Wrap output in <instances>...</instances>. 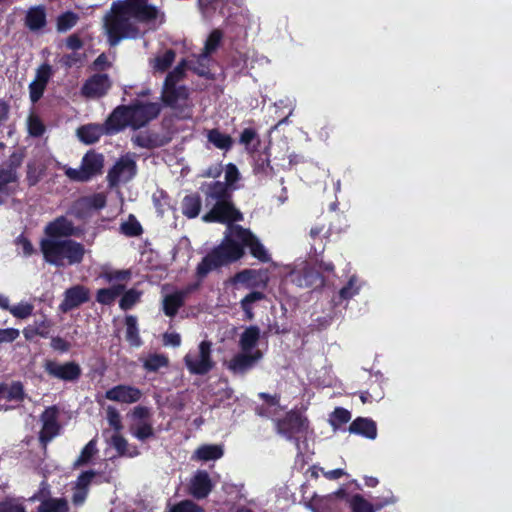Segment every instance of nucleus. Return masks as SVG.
<instances>
[{
  "label": "nucleus",
  "mask_w": 512,
  "mask_h": 512,
  "mask_svg": "<svg viewBox=\"0 0 512 512\" xmlns=\"http://www.w3.org/2000/svg\"><path fill=\"white\" fill-rule=\"evenodd\" d=\"M221 39L222 33L219 30L212 31L205 42V46L202 53L209 56L212 52H214L217 49Z\"/></svg>",
  "instance_id": "nucleus-50"
},
{
  "label": "nucleus",
  "mask_w": 512,
  "mask_h": 512,
  "mask_svg": "<svg viewBox=\"0 0 512 512\" xmlns=\"http://www.w3.org/2000/svg\"><path fill=\"white\" fill-rule=\"evenodd\" d=\"M21 165V158L17 155H12L8 162L3 164L0 168V191H5L8 196L14 192L10 185L18 182V168Z\"/></svg>",
  "instance_id": "nucleus-12"
},
{
  "label": "nucleus",
  "mask_w": 512,
  "mask_h": 512,
  "mask_svg": "<svg viewBox=\"0 0 512 512\" xmlns=\"http://www.w3.org/2000/svg\"><path fill=\"white\" fill-rule=\"evenodd\" d=\"M259 396L265 400V404L259 408V414L273 419L277 432L287 440H294L298 452L301 453L302 449L299 440L306 437L308 430L307 419L300 412L296 411H291L283 419H279L278 416L281 411L279 399L276 396H270L265 393H260Z\"/></svg>",
  "instance_id": "nucleus-5"
},
{
  "label": "nucleus",
  "mask_w": 512,
  "mask_h": 512,
  "mask_svg": "<svg viewBox=\"0 0 512 512\" xmlns=\"http://www.w3.org/2000/svg\"><path fill=\"white\" fill-rule=\"evenodd\" d=\"M152 200L160 216H163L167 211H169L172 208L171 200L167 193L163 190H157L156 192H154Z\"/></svg>",
  "instance_id": "nucleus-41"
},
{
  "label": "nucleus",
  "mask_w": 512,
  "mask_h": 512,
  "mask_svg": "<svg viewBox=\"0 0 512 512\" xmlns=\"http://www.w3.org/2000/svg\"><path fill=\"white\" fill-rule=\"evenodd\" d=\"M97 451L98 450H97L96 440L95 439L90 440L85 445V447L82 449L79 457L77 458V460L74 463V466H81V465L88 464L91 461V459L95 456Z\"/></svg>",
  "instance_id": "nucleus-42"
},
{
  "label": "nucleus",
  "mask_w": 512,
  "mask_h": 512,
  "mask_svg": "<svg viewBox=\"0 0 512 512\" xmlns=\"http://www.w3.org/2000/svg\"><path fill=\"white\" fill-rule=\"evenodd\" d=\"M110 88V80L105 74H96L90 77L82 87V94L86 97H100Z\"/></svg>",
  "instance_id": "nucleus-20"
},
{
  "label": "nucleus",
  "mask_w": 512,
  "mask_h": 512,
  "mask_svg": "<svg viewBox=\"0 0 512 512\" xmlns=\"http://www.w3.org/2000/svg\"><path fill=\"white\" fill-rule=\"evenodd\" d=\"M163 342L166 346L178 347L181 344V337L178 333H165Z\"/></svg>",
  "instance_id": "nucleus-63"
},
{
  "label": "nucleus",
  "mask_w": 512,
  "mask_h": 512,
  "mask_svg": "<svg viewBox=\"0 0 512 512\" xmlns=\"http://www.w3.org/2000/svg\"><path fill=\"white\" fill-rule=\"evenodd\" d=\"M38 512H68V503L62 498H51L40 504Z\"/></svg>",
  "instance_id": "nucleus-40"
},
{
  "label": "nucleus",
  "mask_w": 512,
  "mask_h": 512,
  "mask_svg": "<svg viewBox=\"0 0 512 512\" xmlns=\"http://www.w3.org/2000/svg\"><path fill=\"white\" fill-rule=\"evenodd\" d=\"M352 512H376L375 506L361 495H354L350 499Z\"/></svg>",
  "instance_id": "nucleus-45"
},
{
  "label": "nucleus",
  "mask_w": 512,
  "mask_h": 512,
  "mask_svg": "<svg viewBox=\"0 0 512 512\" xmlns=\"http://www.w3.org/2000/svg\"><path fill=\"white\" fill-rule=\"evenodd\" d=\"M82 201L86 207L99 210L106 205V195L104 193H96L83 198Z\"/></svg>",
  "instance_id": "nucleus-49"
},
{
  "label": "nucleus",
  "mask_w": 512,
  "mask_h": 512,
  "mask_svg": "<svg viewBox=\"0 0 512 512\" xmlns=\"http://www.w3.org/2000/svg\"><path fill=\"white\" fill-rule=\"evenodd\" d=\"M57 417L58 411L55 407L47 408L42 414L41 420L43 425L40 432V440L44 445L59 433L60 426Z\"/></svg>",
  "instance_id": "nucleus-17"
},
{
  "label": "nucleus",
  "mask_w": 512,
  "mask_h": 512,
  "mask_svg": "<svg viewBox=\"0 0 512 512\" xmlns=\"http://www.w3.org/2000/svg\"><path fill=\"white\" fill-rule=\"evenodd\" d=\"M265 298L264 293L261 291H251L247 294L241 301L240 307L245 313V317L247 320H252L254 318V304L263 300Z\"/></svg>",
  "instance_id": "nucleus-32"
},
{
  "label": "nucleus",
  "mask_w": 512,
  "mask_h": 512,
  "mask_svg": "<svg viewBox=\"0 0 512 512\" xmlns=\"http://www.w3.org/2000/svg\"><path fill=\"white\" fill-rule=\"evenodd\" d=\"M40 246L45 261L58 267L78 264L85 254L84 246L71 239L45 238Z\"/></svg>",
  "instance_id": "nucleus-7"
},
{
  "label": "nucleus",
  "mask_w": 512,
  "mask_h": 512,
  "mask_svg": "<svg viewBox=\"0 0 512 512\" xmlns=\"http://www.w3.org/2000/svg\"><path fill=\"white\" fill-rule=\"evenodd\" d=\"M262 357L263 353L261 351H254L253 353L241 351L231 358L227 367L235 374H244L253 368Z\"/></svg>",
  "instance_id": "nucleus-14"
},
{
  "label": "nucleus",
  "mask_w": 512,
  "mask_h": 512,
  "mask_svg": "<svg viewBox=\"0 0 512 512\" xmlns=\"http://www.w3.org/2000/svg\"><path fill=\"white\" fill-rule=\"evenodd\" d=\"M188 371L193 375H205L215 366L212 358V343L203 340L196 349L190 350L184 357Z\"/></svg>",
  "instance_id": "nucleus-8"
},
{
  "label": "nucleus",
  "mask_w": 512,
  "mask_h": 512,
  "mask_svg": "<svg viewBox=\"0 0 512 512\" xmlns=\"http://www.w3.org/2000/svg\"><path fill=\"white\" fill-rule=\"evenodd\" d=\"M137 173L135 157L126 154L120 157L107 174L109 185L114 187L132 180Z\"/></svg>",
  "instance_id": "nucleus-9"
},
{
  "label": "nucleus",
  "mask_w": 512,
  "mask_h": 512,
  "mask_svg": "<svg viewBox=\"0 0 512 512\" xmlns=\"http://www.w3.org/2000/svg\"><path fill=\"white\" fill-rule=\"evenodd\" d=\"M170 512H204V510L194 502L185 500L173 506Z\"/></svg>",
  "instance_id": "nucleus-53"
},
{
  "label": "nucleus",
  "mask_w": 512,
  "mask_h": 512,
  "mask_svg": "<svg viewBox=\"0 0 512 512\" xmlns=\"http://www.w3.org/2000/svg\"><path fill=\"white\" fill-rule=\"evenodd\" d=\"M113 134L107 130V121L104 125L88 124L81 126L77 130V136L85 144H93L97 142L103 134Z\"/></svg>",
  "instance_id": "nucleus-25"
},
{
  "label": "nucleus",
  "mask_w": 512,
  "mask_h": 512,
  "mask_svg": "<svg viewBox=\"0 0 512 512\" xmlns=\"http://www.w3.org/2000/svg\"><path fill=\"white\" fill-rule=\"evenodd\" d=\"M292 281L299 287L322 285L324 280L317 271H314L306 262H301L291 272Z\"/></svg>",
  "instance_id": "nucleus-13"
},
{
  "label": "nucleus",
  "mask_w": 512,
  "mask_h": 512,
  "mask_svg": "<svg viewBox=\"0 0 512 512\" xmlns=\"http://www.w3.org/2000/svg\"><path fill=\"white\" fill-rule=\"evenodd\" d=\"M45 88L46 85L35 80L29 84V96L32 103H36L43 96Z\"/></svg>",
  "instance_id": "nucleus-54"
},
{
  "label": "nucleus",
  "mask_w": 512,
  "mask_h": 512,
  "mask_svg": "<svg viewBox=\"0 0 512 512\" xmlns=\"http://www.w3.org/2000/svg\"><path fill=\"white\" fill-rule=\"evenodd\" d=\"M27 127L29 134L35 137L41 136L45 131L42 121L35 114L29 115L27 119Z\"/></svg>",
  "instance_id": "nucleus-48"
},
{
  "label": "nucleus",
  "mask_w": 512,
  "mask_h": 512,
  "mask_svg": "<svg viewBox=\"0 0 512 512\" xmlns=\"http://www.w3.org/2000/svg\"><path fill=\"white\" fill-rule=\"evenodd\" d=\"M397 501H398V498L391 491H389L385 496L378 497L374 506L377 511V510L384 508L385 506L393 505Z\"/></svg>",
  "instance_id": "nucleus-58"
},
{
  "label": "nucleus",
  "mask_w": 512,
  "mask_h": 512,
  "mask_svg": "<svg viewBox=\"0 0 512 512\" xmlns=\"http://www.w3.org/2000/svg\"><path fill=\"white\" fill-rule=\"evenodd\" d=\"M349 431L350 433L361 435L371 440L377 437L376 423L368 418L359 417L355 419L350 424Z\"/></svg>",
  "instance_id": "nucleus-26"
},
{
  "label": "nucleus",
  "mask_w": 512,
  "mask_h": 512,
  "mask_svg": "<svg viewBox=\"0 0 512 512\" xmlns=\"http://www.w3.org/2000/svg\"><path fill=\"white\" fill-rule=\"evenodd\" d=\"M89 300V291L81 285L73 286L64 293V299L59 305V310L63 313L77 308Z\"/></svg>",
  "instance_id": "nucleus-15"
},
{
  "label": "nucleus",
  "mask_w": 512,
  "mask_h": 512,
  "mask_svg": "<svg viewBox=\"0 0 512 512\" xmlns=\"http://www.w3.org/2000/svg\"><path fill=\"white\" fill-rule=\"evenodd\" d=\"M50 345L54 350L61 353L68 352L70 349V343L58 336L51 338Z\"/></svg>",
  "instance_id": "nucleus-59"
},
{
  "label": "nucleus",
  "mask_w": 512,
  "mask_h": 512,
  "mask_svg": "<svg viewBox=\"0 0 512 512\" xmlns=\"http://www.w3.org/2000/svg\"><path fill=\"white\" fill-rule=\"evenodd\" d=\"M103 156L95 152H88L84 155L81 166L88 177L91 179L96 174L100 173L103 168Z\"/></svg>",
  "instance_id": "nucleus-28"
},
{
  "label": "nucleus",
  "mask_w": 512,
  "mask_h": 512,
  "mask_svg": "<svg viewBox=\"0 0 512 512\" xmlns=\"http://www.w3.org/2000/svg\"><path fill=\"white\" fill-rule=\"evenodd\" d=\"M88 491L84 488H79L77 486L74 487V493L72 496V501L75 505H81L84 503L87 497Z\"/></svg>",
  "instance_id": "nucleus-64"
},
{
  "label": "nucleus",
  "mask_w": 512,
  "mask_h": 512,
  "mask_svg": "<svg viewBox=\"0 0 512 512\" xmlns=\"http://www.w3.org/2000/svg\"><path fill=\"white\" fill-rule=\"evenodd\" d=\"M149 0H116L104 17V28L110 45H117L124 38H137L143 31L139 24L149 30L158 29L165 22V14Z\"/></svg>",
  "instance_id": "nucleus-1"
},
{
  "label": "nucleus",
  "mask_w": 512,
  "mask_h": 512,
  "mask_svg": "<svg viewBox=\"0 0 512 512\" xmlns=\"http://www.w3.org/2000/svg\"><path fill=\"white\" fill-rule=\"evenodd\" d=\"M46 238L68 239L75 234L73 223L65 217H58L45 227Z\"/></svg>",
  "instance_id": "nucleus-19"
},
{
  "label": "nucleus",
  "mask_w": 512,
  "mask_h": 512,
  "mask_svg": "<svg viewBox=\"0 0 512 512\" xmlns=\"http://www.w3.org/2000/svg\"><path fill=\"white\" fill-rule=\"evenodd\" d=\"M223 447L221 445L217 444H207L202 445L198 447L193 456L192 459L198 460V461H210V460H217L220 459L223 456Z\"/></svg>",
  "instance_id": "nucleus-31"
},
{
  "label": "nucleus",
  "mask_w": 512,
  "mask_h": 512,
  "mask_svg": "<svg viewBox=\"0 0 512 512\" xmlns=\"http://www.w3.org/2000/svg\"><path fill=\"white\" fill-rule=\"evenodd\" d=\"M143 367L149 372H157L159 369L167 367L169 359L163 354H149L142 360Z\"/></svg>",
  "instance_id": "nucleus-38"
},
{
  "label": "nucleus",
  "mask_w": 512,
  "mask_h": 512,
  "mask_svg": "<svg viewBox=\"0 0 512 512\" xmlns=\"http://www.w3.org/2000/svg\"><path fill=\"white\" fill-rule=\"evenodd\" d=\"M107 420H108L109 425L114 428L115 432L119 433V431L122 428V423H121L120 414L115 408L108 407Z\"/></svg>",
  "instance_id": "nucleus-56"
},
{
  "label": "nucleus",
  "mask_w": 512,
  "mask_h": 512,
  "mask_svg": "<svg viewBox=\"0 0 512 512\" xmlns=\"http://www.w3.org/2000/svg\"><path fill=\"white\" fill-rule=\"evenodd\" d=\"M141 295L142 292L138 291L137 289L132 288L127 290L119 302L120 308L124 311L131 309L136 303L139 302Z\"/></svg>",
  "instance_id": "nucleus-44"
},
{
  "label": "nucleus",
  "mask_w": 512,
  "mask_h": 512,
  "mask_svg": "<svg viewBox=\"0 0 512 512\" xmlns=\"http://www.w3.org/2000/svg\"><path fill=\"white\" fill-rule=\"evenodd\" d=\"M34 306L28 302H20L11 306L10 313L19 319H26L33 313Z\"/></svg>",
  "instance_id": "nucleus-46"
},
{
  "label": "nucleus",
  "mask_w": 512,
  "mask_h": 512,
  "mask_svg": "<svg viewBox=\"0 0 512 512\" xmlns=\"http://www.w3.org/2000/svg\"><path fill=\"white\" fill-rule=\"evenodd\" d=\"M24 25L33 32L42 31L47 25V11L44 5H35L27 9L24 17Z\"/></svg>",
  "instance_id": "nucleus-18"
},
{
  "label": "nucleus",
  "mask_w": 512,
  "mask_h": 512,
  "mask_svg": "<svg viewBox=\"0 0 512 512\" xmlns=\"http://www.w3.org/2000/svg\"><path fill=\"white\" fill-rule=\"evenodd\" d=\"M79 16L71 11H67L57 17L56 28L60 33L72 29L78 22Z\"/></svg>",
  "instance_id": "nucleus-39"
},
{
  "label": "nucleus",
  "mask_w": 512,
  "mask_h": 512,
  "mask_svg": "<svg viewBox=\"0 0 512 512\" xmlns=\"http://www.w3.org/2000/svg\"><path fill=\"white\" fill-rule=\"evenodd\" d=\"M126 325V340L133 347H140L142 341L139 335L137 318L133 315H128L125 318Z\"/></svg>",
  "instance_id": "nucleus-33"
},
{
  "label": "nucleus",
  "mask_w": 512,
  "mask_h": 512,
  "mask_svg": "<svg viewBox=\"0 0 512 512\" xmlns=\"http://www.w3.org/2000/svg\"><path fill=\"white\" fill-rule=\"evenodd\" d=\"M105 397L110 401L132 404L140 400V389L130 385H117L106 391Z\"/></svg>",
  "instance_id": "nucleus-16"
},
{
  "label": "nucleus",
  "mask_w": 512,
  "mask_h": 512,
  "mask_svg": "<svg viewBox=\"0 0 512 512\" xmlns=\"http://www.w3.org/2000/svg\"><path fill=\"white\" fill-rule=\"evenodd\" d=\"M159 112L160 105L158 103L137 102L129 106H119L108 117L107 130L119 132L126 127L141 128L154 119Z\"/></svg>",
  "instance_id": "nucleus-6"
},
{
  "label": "nucleus",
  "mask_w": 512,
  "mask_h": 512,
  "mask_svg": "<svg viewBox=\"0 0 512 512\" xmlns=\"http://www.w3.org/2000/svg\"><path fill=\"white\" fill-rule=\"evenodd\" d=\"M201 199L198 195H187L182 201V213L188 218H195L199 215Z\"/></svg>",
  "instance_id": "nucleus-36"
},
{
  "label": "nucleus",
  "mask_w": 512,
  "mask_h": 512,
  "mask_svg": "<svg viewBox=\"0 0 512 512\" xmlns=\"http://www.w3.org/2000/svg\"><path fill=\"white\" fill-rule=\"evenodd\" d=\"M0 512H26L23 499L6 497L0 502Z\"/></svg>",
  "instance_id": "nucleus-43"
},
{
  "label": "nucleus",
  "mask_w": 512,
  "mask_h": 512,
  "mask_svg": "<svg viewBox=\"0 0 512 512\" xmlns=\"http://www.w3.org/2000/svg\"><path fill=\"white\" fill-rule=\"evenodd\" d=\"M226 223L228 226L222 243L207 254L197 266L196 272L200 278L214 269L240 259L244 254V247H248L252 256L261 262L271 260L266 248L250 230L232 222Z\"/></svg>",
  "instance_id": "nucleus-2"
},
{
  "label": "nucleus",
  "mask_w": 512,
  "mask_h": 512,
  "mask_svg": "<svg viewBox=\"0 0 512 512\" xmlns=\"http://www.w3.org/2000/svg\"><path fill=\"white\" fill-rule=\"evenodd\" d=\"M19 335L20 331L15 328L0 329V344L13 342Z\"/></svg>",
  "instance_id": "nucleus-57"
},
{
  "label": "nucleus",
  "mask_w": 512,
  "mask_h": 512,
  "mask_svg": "<svg viewBox=\"0 0 512 512\" xmlns=\"http://www.w3.org/2000/svg\"><path fill=\"white\" fill-rule=\"evenodd\" d=\"M269 282L268 271L266 269H244L236 273L231 279L230 283L237 285L241 284L245 288H266Z\"/></svg>",
  "instance_id": "nucleus-10"
},
{
  "label": "nucleus",
  "mask_w": 512,
  "mask_h": 512,
  "mask_svg": "<svg viewBox=\"0 0 512 512\" xmlns=\"http://www.w3.org/2000/svg\"><path fill=\"white\" fill-rule=\"evenodd\" d=\"M64 172H65V175L73 180V181H78V182H85V181H88V177L86 176L82 166H80L79 168H70V167H64Z\"/></svg>",
  "instance_id": "nucleus-55"
},
{
  "label": "nucleus",
  "mask_w": 512,
  "mask_h": 512,
  "mask_svg": "<svg viewBox=\"0 0 512 512\" xmlns=\"http://www.w3.org/2000/svg\"><path fill=\"white\" fill-rule=\"evenodd\" d=\"M23 335L26 340H32L36 335L46 338L47 331L45 329H35L33 325H29L24 328Z\"/></svg>",
  "instance_id": "nucleus-62"
},
{
  "label": "nucleus",
  "mask_w": 512,
  "mask_h": 512,
  "mask_svg": "<svg viewBox=\"0 0 512 512\" xmlns=\"http://www.w3.org/2000/svg\"><path fill=\"white\" fill-rule=\"evenodd\" d=\"M195 286L187 287L184 290L175 291L169 295H166L163 299V311L167 316H174L178 309L183 305L185 297L194 289Z\"/></svg>",
  "instance_id": "nucleus-23"
},
{
  "label": "nucleus",
  "mask_w": 512,
  "mask_h": 512,
  "mask_svg": "<svg viewBox=\"0 0 512 512\" xmlns=\"http://www.w3.org/2000/svg\"><path fill=\"white\" fill-rule=\"evenodd\" d=\"M130 276L131 272L129 270L109 271L102 274V278H104L109 283L114 281H125L128 280Z\"/></svg>",
  "instance_id": "nucleus-52"
},
{
  "label": "nucleus",
  "mask_w": 512,
  "mask_h": 512,
  "mask_svg": "<svg viewBox=\"0 0 512 512\" xmlns=\"http://www.w3.org/2000/svg\"><path fill=\"white\" fill-rule=\"evenodd\" d=\"M53 75V69L48 63H44L36 70L35 81L47 86L50 78Z\"/></svg>",
  "instance_id": "nucleus-51"
},
{
  "label": "nucleus",
  "mask_w": 512,
  "mask_h": 512,
  "mask_svg": "<svg viewBox=\"0 0 512 512\" xmlns=\"http://www.w3.org/2000/svg\"><path fill=\"white\" fill-rule=\"evenodd\" d=\"M261 330L258 326L251 325L244 329L239 338V348L242 352L253 353L260 351L257 345L260 341Z\"/></svg>",
  "instance_id": "nucleus-24"
},
{
  "label": "nucleus",
  "mask_w": 512,
  "mask_h": 512,
  "mask_svg": "<svg viewBox=\"0 0 512 512\" xmlns=\"http://www.w3.org/2000/svg\"><path fill=\"white\" fill-rule=\"evenodd\" d=\"M364 285L365 281L361 277L356 274L351 275L345 285L339 290V298L341 300L352 299L360 293Z\"/></svg>",
  "instance_id": "nucleus-30"
},
{
  "label": "nucleus",
  "mask_w": 512,
  "mask_h": 512,
  "mask_svg": "<svg viewBox=\"0 0 512 512\" xmlns=\"http://www.w3.org/2000/svg\"><path fill=\"white\" fill-rule=\"evenodd\" d=\"M208 141L213 144L216 148L221 150H228L232 146V138L220 132L218 129L209 130L207 133Z\"/></svg>",
  "instance_id": "nucleus-37"
},
{
  "label": "nucleus",
  "mask_w": 512,
  "mask_h": 512,
  "mask_svg": "<svg viewBox=\"0 0 512 512\" xmlns=\"http://www.w3.org/2000/svg\"><path fill=\"white\" fill-rule=\"evenodd\" d=\"M239 179V171L234 164H228L225 169V181H214L204 184L201 192L204 194L205 207L209 209L202 219L205 222H235L241 221V212L234 208L231 202L229 186H233Z\"/></svg>",
  "instance_id": "nucleus-3"
},
{
  "label": "nucleus",
  "mask_w": 512,
  "mask_h": 512,
  "mask_svg": "<svg viewBox=\"0 0 512 512\" xmlns=\"http://www.w3.org/2000/svg\"><path fill=\"white\" fill-rule=\"evenodd\" d=\"M212 489L210 477L206 471H197L190 481L189 491L195 498H205Z\"/></svg>",
  "instance_id": "nucleus-22"
},
{
  "label": "nucleus",
  "mask_w": 512,
  "mask_h": 512,
  "mask_svg": "<svg viewBox=\"0 0 512 512\" xmlns=\"http://www.w3.org/2000/svg\"><path fill=\"white\" fill-rule=\"evenodd\" d=\"M44 369L50 376L63 381H75L81 375V368L75 362L60 364L53 360H46Z\"/></svg>",
  "instance_id": "nucleus-11"
},
{
  "label": "nucleus",
  "mask_w": 512,
  "mask_h": 512,
  "mask_svg": "<svg viewBox=\"0 0 512 512\" xmlns=\"http://www.w3.org/2000/svg\"><path fill=\"white\" fill-rule=\"evenodd\" d=\"M95 473L93 471L83 472L77 479L75 486L79 488H84L88 491V486L90 485Z\"/></svg>",
  "instance_id": "nucleus-61"
},
{
  "label": "nucleus",
  "mask_w": 512,
  "mask_h": 512,
  "mask_svg": "<svg viewBox=\"0 0 512 512\" xmlns=\"http://www.w3.org/2000/svg\"><path fill=\"white\" fill-rule=\"evenodd\" d=\"M209 63V56L201 53L193 56L189 61L182 60L166 76L162 90V100L166 105L178 111L180 117H190L191 110L187 88L185 86H177V83L183 78L187 68L200 76H207L209 74Z\"/></svg>",
  "instance_id": "nucleus-4"
},
{
  "label": "nucleus",
  "mask_w": 512,
  "mask_h": 512,
  "mask_svg": "<svg viewBox=\"0 0 512 512\" xmlns=\"http://www.w3.org/2000/svg\"><path fill=\"white\" fill-rule=\"evenodd\" d=\"M350 419L351 413L347 409L338 407L331 414L329 421L333 427H338L342 424L349 422Z\"/></svg>",
  "instance_id": "nucleus-47"
},
{
  "label": "nucleus",
  "mask_w": 512,
  "mask_h": 512,
  "mask_svg": "<svg viewBox=\"0 0 512 512\" xmlns=\"http://www.w3.org/2000/svg\"><path fill=\"white\" fill-rule=\"evenodd\" d=\"M108 443L117 451L118 456L121 457L132 458L140 453L136 446L129 444L128 441L118 432H114L110 436Z\"/></svg>",
  "instance_id": "nucleus-27"
},
{
  "label": "nucleus",
  "mask_w": 512,
  "mask_h": 512,
  "mask_svg": "<svg viewBox=\"0 0 512 512\" xmlns=\"http://www.w3.org/2000/svg\"><path fill=\"white\" fill-rule=\"evenodd\" d=\"M131 434L140 441H145L154 435L152 422L148 421H136L130 427Z\"/></svg>",
  "instance_id": "nucleus-34"
},
{
  "label": "nucleus",
  "mask_w": 512,
  "mask_h": 512,
  "mask_svg": "<svg viewBox=\"0 0 512 512\" xmlns=\"http://www.w3.org/2000/svg\"><path fill=\"white\" fill-rule=\"evenodd\" d=\"M342 495H344V490L325 496L315 494L309 501L305 502V507L312 512H329L335 507L337 498Z\"/></svg>",
  "instance_id": "nucleus-21"
},
{
  "label": "nucleus",
  "mask_w": 512,
  "mask_h": 512,
  "mask_svg": "<svg viewBox=\"0 0 512 512\" xmlns=\"http://www.w3.org/2000/svg\"><path fill=\"white\" fill-rule=\"evenodd\" d=\"M176 54L172 49L164 50L149 60L153 73L165 72L175 61Z\"/></svg>",
  "instance_id": "nucleus-29"
},
{
  "label": "nucleus",
  "mask_w": 512,
  "mask_h": 512,
  "mask_svg": "<svg viewBox=\"0 0 512 512\" xmlns=\"http://www.w3.org/2000/svg\"><path fill=\"white\" fill-rule=\"evenodd\" d=\"M2 401H20L23 399V386L20 382H14L11 385L0 384Z\"/></svg>",
  "instance_id": "nucleus-35"
},
{
  "label": "nucleus",
  "mask_w": 512,
  "mask_h": 512,
  "mask_svg": "<svg viewBox=\"0 0 512 512\" xmlns=\"http://www.w3.org/2000/svg\"><path fill=\"white\" fill-rule=\"evenodd\" d=\"M132 417L134 422L136 421H148L150 420V410L144 406H137L133 409Z\"/></svg>",
  "instance_id": "nucleus-60"
}]
</instances>
